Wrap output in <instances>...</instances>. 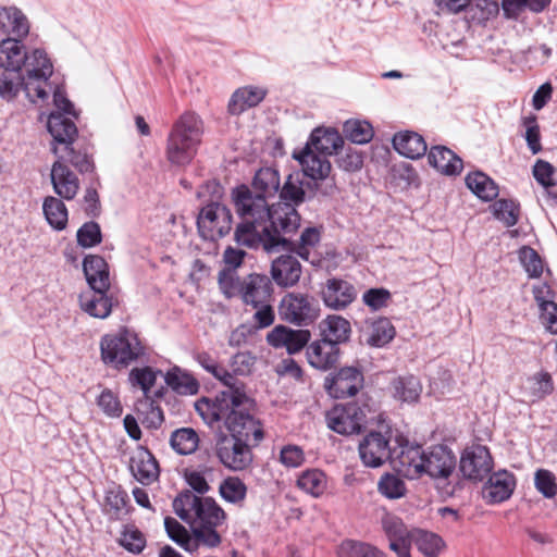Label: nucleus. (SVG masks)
Segmentation results:
<instances>
[{
  "label": "nucleus",
  "mask_w": 557,
  "mask_h": 557,
  "mask_svg": "<svg viewBox=\"0 0 557 557\" xmlns=\"http://www.w3.org/2000/svg\"><path fill=\"white\" fill-rule=\"evenodd\" d=\"M24 83V76L21 72L4 70L0 74V97L4 100L14 99Z\"/></svg>",
  "instance_id": "obj_49"
},
{
  "label": "nucleus",
  "mask_w": 557,
  "mask_h": 557,
  "mask_svg": "<svg viewBox=\"0 0 557 557\" xmlns=\"http://www.w3.org/2000/svg\"><path fill=\"white\" fill-rule=\"evenodd\" d=\"M175 513L184 521L189 522L194 516V527H219L226 515L211 497H199L191 491L181 492L173 500Z\"/></svg>",
  "instance_id": "obj_8"
},
{
  "label": "nucleus",
  "mask_w": 557,
  "mask_h": 557,
  "mask_svg": "<svg viewBox=\"0 0 557 557\" xmlns=\"http://www.w3.org/2000/svg\"><path fill=\"white\" fill-rule=\"evenodd\" d=\"M522 123L525 126V140L528 147L533 154H536L542 150L541 133L536 116L534 114H530L529 116L523 117Z\"/></svg>",
  "instance_id": "obj_60"
},
{
  "label": "nucleus",
  "mask_w": 557,
  "mask_h": 557,
  "mask_svg": "<svg viewBox=\"0 0 557 557\" xmlns=\"http://www.w3.org/2000/svg\"><path fill=\"white\" fill-rule=\"evenodd\" d=\"M267 96V89L258 86H245L236 89L227 104L232 115H239L249 108L258 106Z\"/></svg>",
  "instance_id": "obj_28"
},
{
  "label": "nucleus",
  "mask_w": 557,
  "mask_h": 557,
  "mask_svg": "<svg viewBox=\"0 0 557 557\" xmlns=\"http://www.w3.org/2000/svg\"><path fill=\"white\" fill-rule=\"evenodd\" d=\"M227 431L230 436L223 435L216 443V456L226 468L244 470L252 461L250 441L258 444L263 438L261 423L255 417V411H251L244 414L243 420L232 421Z\"/></svg>",
  "instance_id": "obj_3"
},
{
  "label": "nucleus",
  "mask_w": 557,
  "mask_h": 557,
  "mask_svg": "<svg viewBox=\"0 0 557 557\" xmlns=\"http://www.w3.org/2000/svg\"><path fill=\"white\" fill-rule=\"evenodd\" d=\"M410 537L419 552H421L425 557H438L445 548V542L443 539L433 532L414 530L410 534Z\"/></svg>",
  "instance_id": "obj_37"
},
{
  "label": "nucleus",
  "mask_w": 557,
  "mask_h": 557,
  "mask_svg": "<svg viewBox=\"0 0 557 557\" xmlns=\"http://www.w3.org/2000/svg\"><path fill=\"white\" fill-rule=\"evenodd\" d=\"M520 261L530 277H540L543 273V261L531 247L524 246L519 251Z\"/></svg>",
  "instance_id": "obj_53"
},
{
  "label": "nucleus",
  "mask_w": 557,
  "mask_h": 557,
  "mask_svg": "<svg viewBox=\"0 0 557 557\" xmlns=\"http://www.w3.org/2000/svg\"><path fill=\"white\" fill-rule=\"evenodd\" d=\"M493 468V459L487 447L473 445L463 450L459 469L466 479L482 481Z\"/></svg>",
  "instance_id": "obj_16"
},
{
  "label": "nucleus",
  "mask_w": 557,
  "mask_h": 557,
  "mask_svg": "<svg viewBox=\"0 0 557 557\" xmlns=\"http://www.w3.org/2000/svg\"><path fill=\"white\" fill-rule=\"evenodd\" d=\"M280 461L287 468L300 467L305 461V454L300 446L286 445L281 449Z\"/></svg>",
  "instance_id": "obj_61"
},
{
  "label": "nucleus",
  "mask_w": 557,
  "mask_h": 557,
  "mask_svg": "<svg viewBox=\"0 0 557 557\" xmlns=\"http://www.w3.org/2000/svg\"><path fill=\"white\" fill-rule=\"evenodd\" d=\"M393 147L399 154L409 159H419L428 150L424 138L420 134L410 131L395 134Z\"/></svg>",
  "instance_id": "obj_32"
},
{
  "label": "nucleus",
  "mask_w": 557,
  "mask_h": 557,
  "mask_svg": "<svg viewBox=\"0 0 557 557\" xmlns=\"http://www.w3.org/2000/svg\"><path fill=\"white\" fill-rule=\"evenodd\" d=\"M304 174L299 171L290 173L280 190V197L288 201L287 203L294 208L305 201L306 191L304 188Z\"/></svg>",
  "instance_id": "obj_39"
},
{
  "label": "nucleus",
  "mask_w": 557,
  "mask_h": 557,
  "mask_svg": "<svg viewBox=\"0 0 557 557\" xmlns=\"http://www.w3.org/2000/svg\"><path fill=\"white\" fill-rule=\"evenodd\" d=\"M198 434L191 428L175 430L170 438L172 448L180 455H189L194 453L198 447Z\"/></svg>",
  "instance_id": "obj_46"
},
{
  "label": "nucleus",
  "mask_w": 557,
  "mask_h": 557,
  "mask_svg": "<svg viewBox=\"0 0 557 557\" xmlns=\"http://www.w3.org/2000/svg\"><path fill=\"white\" fill-rule=\"evenodd\" d=\"M535 299L541 310V321L545 327L554 334H557V305L552 300H545L537 293Z\"/></svg>",
  "instance_id": "obj_57"
},
{
  "label": "nucleus",
  "mask_w": 557,
  "mask_h": 557,
  "mask_svg": "<svg viewBox=\"0 0 557 557\" xmlns=\"http://www.w3.org/2000/svg\"><path fill=\"white\" fill-rule=\"evenodd\" d=\"M301 273V264L295 256L282 255L272 261L271 277L280 287L295 286L299 282Z\"/></svg>",
  "instance_id": "obj_20"
},
{
  "label": "nucleus",
  "mask_w": 557,
  "mask_h": 557,
  "mask_svg": "<svg viewBox=\"0 0 557 557\" xmlns=\"http://www.w3.org/2000/svg\"><path fill=\"white\" fill-rule=\"evenodd\" d=\"M516 487L515 475L507 470H499L490 475L483 486V497L491 504L507 500Z\"/></svg>",
  "instance_id": "obj_22"
},
{
  "label": "nucleus",
  "mask_w": 557,
  "mask_h": 557,
  "mask_svg": "<svg viewBox=\"0 0 557 557\" xmlns=\"http://www.w3.org/2000/svg\"><path fill=\"white\" fill-rule=\"evenodd\" d=\"M428 160L431 166L445 175H457L463 168L461 158L445 146H433L429 151Z\"/></svg>",
  "instance_id": "obj_27"
},
{
  "label": "nucleus",
  "mask_w": 557,
  "mask_h": 557,
  "mask_svg": "<svg viewBox=\"0 0 557 557\" xmlns=\"http://www.w3.org/2000/svg\"><path fill=\"white\" fill-rule=\"evenodd\" d=\"M494 214L507 226H513L519 219V206L512 200L499 199L494 203Z\"/></svg>",
  "instance_id": "obj_54"
},
{
  "label": "nucleus",
  "mask_w": 557,
  "mask_h": 557,
  "mask_svg": "<svg viewBox=\"0 0 557 557\" xmlns=\"http://www.w3.org/2000/svg\"><path fill=\"white\" fill-rule=\"evenodd\" d=\"M79 305L90 317L106 319L110 315L114 304L109 289L90 288V292L79 296Z\"/></svg>",
  "instance_id": "obj_25"
},
{
  "label": "nucleus",
  "mask_w": 557,
  "mask_h": 557,
  "mask_svg": "<svg viewBox=\"0 0 557 557\" xmlns=\"http://www.w3.org/2000/svg\"><path fill=\"white\" fill-rule=\"evenodd\" d=\"M466 184L475 196L484 201L494 200L499 193L497 184L481 171L469 173Z\"/></svg>",
  "instance_id": "obj_36"
},
{
  "label": "nucleus",
  "mask_w": 557,
  "mask_h": 557,
  "mask_svg": "<svg viewBox=\"0 0 557 557\" xmlns=\"http://www.w3.org/2000/svg\"><path fill=\"white\" fill-rule=\"evenodd\" d=\"M119 544L127 552L137 555L146 547V537L134 524H127L121 532Z\"/></svg>",
  "instance_id": "obj_50"
},
{
  "label": "nucleus",
  "mask_w": 557,
  "mask_h": 557,
  "mask_svg": "<svg viewBox=\"0 0 557 557\" xmlns=\"http://www.w3.org/2000/svg\"><path fill=\"white\" fill-rule=\"evenodd\" d=\"M273 285L265 274L251 273L243 280L233 283L232 294L223 293L227 298L239 296L246 306H250L255 325L264 329L273 324L275 312L273 308Z\"/></svg>",
  "instance_id": "obj_4"
},
{
  "label": "nucleus",
  "mask_w": 557,
  "mask_h": 557,
  "mask_svg": "<svg viewBox=\"0 0 557 557\" xmlns=\"http://www.w3.org/2000/svg\"><path fill=\"white\" fill-rule=\"evenodd\" d=\"M395 336V327L387 318H380L363 331L366 343L372 347H383Z\"/></svg>",
  "instance_id": "obj_35"
},
{
  "label": "nucleus",
  "mask_w": 557,
  "mask_h": 557,
  "mask_svg": "<svg viewBox=\"0 0 557 557\" xmlns=\"http://www.w3.org/2000/svg\"><path fill=\"white\" fill-rule=\"evenodd\" d=\"M457 466L453 449L444 444L423 448L420 444L404 441L399 443V453L393 460V468L398 474L416 480L428 475L432 480L449 482Z\"/></svg>",
  "instance_id": "obj_2"
},
{
  "label": "nucleus",
  "mask_w": 557,
  "mask_h": 557,
  "mask_svg": "<svg viewBox=\"0 0 557 557\" xmlns=\"http://www.w3.org/2000/svg\"><path fill=\"white\" fill-rule=\"evenodd\" d=\"M339 356V347L323 338L312 342L306 349L308 363L320 371H327L335 367Z\"/></svg>",
  "instance_id": "obj_21"
},
{
  "label": "nucleus",
  "mask_w": 557,
  "mask_h": 557,
  "mask_svg": "<svg viewBox=\"0 0 557 557\" xmlns=\"http://www.w3.org/2000/svg\"><path fill=\"white\" fill-rule=\"evenodd\" d=\"M345 136L355 144H367L373 137V128L367 121L348 120L343 127Z\"/></svg>",
  "instance_id": "obj_48"
},
{
  "label": "nucleus",
  "mask_w": 557,
  "mask_h": 557,
  "mask_svg": "<svg viewBox=\"0 0 557 557\" xmlns=\"http://www.w3.org/2000/svg\"><path fill=\"white\" fill-rule=\"evenodd\" d=\"M100 355L107 366L122 370L145 356V347L135 332L122 329L101 337Z\"/></svg>",
  "instance_id": "obj_7"
},
{
  "label": "nucleus",
  "mask_w": 557,
  "mask_h": 557,
  "mask_svg": "<svg viewBox=\"0 0 557 557\" xmlns=\"http://www.w3.org/2000/svg\"><path fill=\"white\" fill-rule=\"evenodd\" d=\"M363 374L356 367L341 368L335 374L325 379L324 386L335 398L355 396L363 386Z\"/></svg>",
  "instance_id": "obj_17"
},
{
  "label": "nucleus",
  "mask_w": 557,
  "mask_h": 557,
  "mask_svg": "<svg viewBox=\"0 0 557 557\" xmlns=\"http://www.w3.org/2000/svg\"><path fill=\"white\" fill-rule=\"evenodd\" d=\"M158 373L160 371H153L150 367L134 368L129 372L128 379L132 385L139 386L147 396L157 380Z\"/></svg>",
  "instance_id": "obj_55"
},
{
  "label": "nucleus",
  "mask_w": 557,
  "mask_h": 557,
  "mask_svg": "<svg viewBox=\"0 0 557 557\" xmlns=\"http://www.w3.org/2000/svg\"><path fill=\"white\" fill-rule=\"evenodd\" d=\"M164 528L169 537L178 544L183 549L188 553L197 550V543L193 541V536L187 529L181 524L176 519L166 517L164 519Z\"/></svg>",
  "instance_id": "obj_45"
},
{
  "label": "nucleus",
  "mask_w": 557,
  "mask_h": 557,
  "mask_svg": "<svg viewBox=\"0 0 557 557\" xmlns=\"http://www.w3.org/2000/svg\"><path fill=\"white\" fill-rule=\"evenodd\" d=\"M555 168L547 161L540 159L533 165V176L544 187H550L556 184L553 178Z\"/></svg>",
  "instance_id": "obj_64"
},
{
  "label": "nucleus",
  "mask_w": 557,
  "mask_h": 557,
  "mask_svg": "<svg viewBox=\"0 0 557 557\" xmlns=\"http://www.w3.org/2000/svg\"><path fill=\"white\" fill-rule=\"evenodd\" d=\"M379 491L387 498L395 499L404 495L406 487L399 478L386 473L379 481Z\"/></svg>",
  "instance_id": "obj_58"
},
{
  "label": "nucleus",
  "mask_w": 557,
  "mask_h": 557,
  "mask_svg": "<svg viewBox=\"0 0 557 557\" xmlns=\"http://www.w3.org/2000/svg\"><path fill=\"white\" fill-rule=\"evenodd\" d=\"M405 440L398 441L404 442ZM359 456L366 467L377 468L387 460H393L399 453V448H392L389 440L382 433L372 431L367 434L358 446Z\"/></svg>",
  "instance_id": "obj_14"
},
{
  "label": "nucleus",
  "mask_w": 557,
  "mask_h": 557,
  "mask_svg": "<svg viewBox=\"0 0 557 557\" xmlns=\"http://www.w3.org/2000/svg\"><path fill=\"white\" fill-rule=\"evenodd\" d=\"M343 138L339 133L333 128H315L305 147H309L324 157L335 153L343 146Z\"/></svg>",
  "instance_id": "obj_29"
},
{
  "label": "nucleus",
  "mask_w": 557,
  "mask_h": 557,
  "mask_svg": "<svg viewBox=\"0 0 557 557\" xmlns=\"http://www.w3.org/2000/svg\"><path fill=\"white\" fill-rule=\"evenodd\" d=\"M219 493L225 502L242 506L247 495V486L238 476H227L220 483Z\"/></svg>",
  "instance_id": "obj_44"
},
{
  "label": "nucleus",
  "mask_w": 557,
  "mask_h": 557,
  "mask_svg": "<svg viewBox=\"0 0 557 557\" xmlns=\"http://www.w3.org/2000/svg\"><path fill=\"white\" fill-rule=\"evenodd\" d=\"M34 60V53L27 55L24 46L18 39L7 38L0 42V66L4 70L21 72L25 66L26 71L32 67L29 64Z\"/></svg>",
  "instance_id": "obj_23"
},
{
  "label": "nucleus",
  "mask_w": 557,
  "mask_h": 557,
  "mask_svg": "<svg viewBox=\"0 0 557 557\" xmlns=\"http://www.w3.org/2000/svg\"><path fill=\"white\" fill-rule=\"evenodd\" d=\"M294 158L302 166L301 174L315 182L325 180L331 173L332 165L327 158L310 150L309 147H304L298 153L295 152Z\"/></svg>",
  "instance_id": "obj_24"
},
{
  "label": "nucleus",
  "mask_w": 557,
  "mask_h": 557,
  "mask_svg": "<svg viewBox=\"0 0 557 557\" xmlns=\"http://www.w3.org/2000/svg\"><path fill=\"white\" fill-rule=\"evenodd\" d=\"M196 410L208 424L222 421L225 428L231 422L243 420L244 414L256 410V401L247 394V388H225L214 400L202 398L196 403Z\"/></svg>",
  "instance_id": "obj_5"
},
{
  "label": "nucleus",
  "mask_w": 557,
  "mask_h": 557,
  "mask_svg": "<svg viewBox=\"0 0 557 557\" xmlns=\"http://www.w3.org/2000/svg\"><path fill=\"white\" fill-rule=\"evenodd\" d=\"M294 233L287 234V239L292 243L288 249H282V251H296L299 257L308 260L310 251L309 249L314 247L320 242V231L317 227H307L302 231L298 243L290 240L289 236ZM281 252V250L278 251Z\"/></svg>",
  "instance_id": "obj_47"
},
{
  "label": "nucleus",
  "mask_w": 557,
  "mask_h": 557,
  "mask_svg": "<svg viewBox=\"0 0 557 557\" xmlns=\"http://www.w3.org/2000/svg\"><path fill=\"white\" fill-rule=\"evenodd\" d=\"M311 332L306 329L294 330L286 325H276L267 335V342L273 348H284L288 355L300 352L308 346Z\"/></svg>",
  "instance_id": "obj_18"
},
{
  "label": "nucleus",
  "mask_w": 557,
  "mask_h": 557,
  "mask_svg": "<svg viewBox=\"0 0 557 557\" xmlns=\"http://www.w3.org/2000/svg\"><path fill=\"white\" fill-rule=\"evenodd\" d=\"M83 271L90 288L110 289L109 268L102 257L98 255L85 257Z\"/></svg>",
  "instance_id": "obj_30"
},
{
  "label": "nucleus",
  "mask_w": 557,
  "mask_h": 557,
  "mask_svg": "<svg viewBox=\"0 0 557 557\" xmlns=\"http://www.w3.org/2000/svg\"><path fill=\"white\" fill-rule=\"evenodd\" d=\"M322 338L338 347L339 344L349 341L351 327L348 320L341 315L332 314L322 321Z\"/></svg>",
  "instance_id": "obj_33"
},
{
  "label": "nucleus",
  "mask_w": 557,
  "mask_h": 557,
  "mask_svg": "<svg viewBox=\"0 0 557 557\" xmlns=\"http://www.w3.org/2000/svg\"><path fill=\"white\" fill-rule=\"evenodd\" d=\"M164 379L168 386L181 395H194L199 389L197 380L178 367L168 371Z\"/></svg>",
  "instance_id": "obj_38"
},
{
  "label": "nucleus",
  "mask_w": 557,
  "mask_h": 557,
  "mask_svg": "<svg viewBox=\"0 0 557 557\" xmlns=\"http://www.w3.org/2000/svg\"><path fill=\"white\" fill-rule=\"evenodd\" d=\"M389 299L391 293L385 288H370L362 296L363 302L372 310L386 307Z\"/></svg>",
  "instance_id": "obj_63"
},
{
  "label": "nucleus",
  "mask_w": 557,
  "mask_h": 557,
  "mask_svg": "<svg viewBox=\"0 0 557 557\" xmlns=\"http://www.w3.org/2000/svg\"><path fill=\"white\" fill-rule=\"evenodd\" d=\"M203 134L202 120L194 112L182 114L173 124L166 143V159L173 165L189 164L198 151Z\"/></svg>",
  "instance_id": "obj_6"
},
{
  "label": "nucleus",
  "mask_w": 557,
  "mask_h": 557,
  "mask_svg": "<svg viewBox=\"0 0 557 557\" xmlns=\"http://www.w3.org/2000/svg\"><path fill=\"white\" fill-rule=\"evenodd\" d=\"M218 527H193V541H196L197 548L200 545L209 548L216 547L221 544V535L216 531Z\"/></svg>",
  "instance_id": "obj_59"
},
{
  "label": "nucleus",
  "mask_w": 557,
  "mask_h": 557,
  "mask_svg": "<svg viewBox=\"0 0 557 557\" xmlns=\"http://www.w3.org/2000/svg\"><path fill=\"white\" fill-rule=\"evenodd\" d=\"M377 549L369 543L345 540L338 545L336 554L338 557H372Z\"/></svg>",
  "instance_id": "obj_51"
},
{
  "label": "nucleus",
  "mask_w": 557,
  "mask_h": 557,
  "mask_svg": "<svg viewBox=\"0 0 557 557\" xmlns=\"http://www.w3.org/2000/svg\"><path fill=\"white\" fill-rule=\"evenodd\" d=\"M47 128L53 139L51 151L55 158L64 159L66 156L85 153L74 147L78 129L70 117L60 112H52L48 117Z\"/></svg>",
  "instance_id": "obj_12"
},
{
  "label": "nucleus",
  "mask_w": 557,
  "mask_h": 557,
  "mask_svg": "<svg viewBox=\"0 0 557 557\" xmlns=\"http://www.w3.org/2000/svg\"><path fill=\"white\" fill-rule=\"evenodd\" d=\"M29 64L32 67L27 70L22 88L32 102L46 100L49 95L48 81L53 72L52 63L44 50L36 49L34 50V60Z\"/></svg>",
  "instance_id": "obj_13"
},
{
  "label": "nucleus",
  "mask_w": 557,
  "mask_h": 557,
  "mask_svg": "<svg viewBox=\"0 0 557 557\" xmlns=\"http://www.w3.org/2000/svg\"><path fill=\"white\" fill-rule=\"evenodd\" d=\"M246 251L240 248L227 246L223 252L224 268L219 272L218 282L222 293L232 294L233 283L240 277L236 274L246 257Z\"/></svg>",
  "instance_id": "obj_26"
},
{
  "label": "nucleus",
  "mask_w": 557,
  "mask_h": 557,
  "mask_svg": "<svg viewBox=\"0 0 557 557\" xmlns=\"http://www.w3.org/2000/svg\"><path fill=\"white\" fill-rule=\"evenodd\" d=\"M320 311L318 300L302 293H287L278 305L281 320L300 327L313 324L320 317Z\"/></svg>",
  "instance_id": "obj_10"
},
{
  "label": "nucleus",
  "mask_w": 557,
  "mask_h": 557,
  "mask_svg": "<svg viewBox=\"0 0 557 557\" xmlns=\"http://www.w3.org/2000/svg\"><path fill=\"white\" fill-rule=\"evenodd\" d=\"M131 470L134 476L144 484H149L158 479L159 466L153 455L147 449H139L131 458Z\"/></svg>",
  "instance_id": "obj_31"
},
{
  "label": "nucleus",
  "mask_w": 557,
  "mask_h": 557,
  "mask_svg": "<svg viewBox=\"0 0 557 557\" xmlns=\"http://www.w3.org/2000/svg\"><path fill=\"white\" fill-rule=\"evenodd\" d=\"M321 297L324 305L333 310H343L357 297L355 286L338 277H331L321 287Z\"/></svg>",
  "instance_id": "obj_19"
},
{
  "label": "nucleus",
  "mask_w": 557,
  "mask_h": 557,
  "mask_svg": "<svg viewBox=\"0 0 557 557\" xmlns=\"http://www.w3.org/2000/svg\"><path fill=\"white\" fill-rule=\"evenodd\" d=\"M77 243L83 248H91L102 240L100 226L97 222L89 221L84 223L76 234Z\"/></svg>",
  "instance_id": "obj_52"
},
{
  "label": "nucleus",
  "mask_w": 557,
  "mask_h": 557,
  "mask_svg": "<svg viewBox=\"0 0 557 557\" xmlns=\"http://www.w3.org/2000/svg\"><path fill=\"white\" fill-rule=\"evenodd\" d=\"M393 396L403 401L416 403L421 394L422 386L416 376H400L393 381Z\"/></svg>",
  "instance_id": "obj_40"
},
{
  "label": "nucleus",
  "mask_w": 557,
  "mask_h": 557,
  "mask_svg": "<svg viewBox=\"0 0 557 557\" xmlns=\"http://www.w3.org/2000/svg\"><path fill=\"white\" fill-rule=\"evenodd\" d=\"M280 184L275 169L261 168L251 186L243 184L232 189L235 212L240 220L234 232V240L239 247L277 253L292 246L286 235L299 228V213L288 203H269L278 193Z\"/></svg>",
  "instance_id": "obj_1"
},
{
  "label": "nucleus",
  "mask_w": 557,
  "mask_h": 557,
  "mask_svg": "<svg viewBox=\"0 0 557 557\" xmlns=\"http://www.w3.org/2000/svg\"><path fill=\"white\" fill-rule=\"evenodd\" d=\"M97 404L109 417H120L122 413L121 403L110 389H104L100 394Z\"/></svg>",
  "instance_id": "obj_62"
},
{
  "label": "nucleus",
  "mask_w": 557,
  "mask_h": 557,
  "mask_svg": "<svg viewBox=\"0 0 557 557\" xmlns=\"http://www.w3.org/2000/svg\"><path fill=\"white\" fill-rule=\"evenodd\" d=\"M325 422L332 431L342 435H350L361 431L366 422V414L355 403L336 405L325 413Z\"/></svg>",
  "instance_id": "obj_15"
},
{
  "label": "nucleus",
  "mask_w": 557,
  "mask_h": 557,
  "mask_svg": "<svg viewBox=\"0 0 557 557\" xmlns=\"http://www.w3.org/2000/svg\"><path fill=\"white\" fill-rule=\"evenodd\" d=\"M525 394L531 401L544 399L554 392V382L548 372H537L528 377L524 386Z\"/></svg>",
  "instance_id": "obj_41"
},
{
  "label": "nucleus",
  "mask_w": 557,
  "mask_h": 557,
  "mask_svg": "<svg viewBox=\"0 0 557 557\" xmlns=\"http://www.w3.org/2000/svg\"><path fill=\"white\" fill-rule=\"evenodd\" d=\"M69 164L79 173L94 171V162L87 153L57 158L51 166L50 178L54 193L65 200H72L78 193L79 181L76 174L70 170Z\"/></svg>",
  "instance_id": "obj_9"
},
{
  "label": "nucleus",
  "mask_w": 557,
  "mask_h": 557,
  "mask_svg": "<svg viewBox=\"0 0 557 557\" xmlns=\"http://www.w3.org/2000/svg\"><path fill=\"white\" fill-rule=\"evenodd\" d=\"M42 210L47 222L58 231L65 228L67 223V209L64 202L53 196H48L44 200Z\"/></svg>",
  "instance_id": "obj_42"
},
{
  "label": "nucleus",
  "mask_w": 557,
  "mask_h": 557,
  "mask_svg": "<svg viewBox=\"0 0 557 557\" xmlns=\"http://www.w3.org/2000/svg\"><path fill=\"white\" fill-rule=\"evenodd\" d=\"M535 488L546 498H553L557 494L555 474L546 469H539L534 474Z\"/></svg>",
  "instance_id": "obj_56"
},
{
  "label": "nucleus",
  "mask_w": 557,
  "mask_h": 557,
  "mask_svg": "<svg viewBox=\"0 0 557 557\" xmlns=\"http://www.w3.org/2000/svg\"><path fill=\"white\" fill-rule=\"evenodd\" d=\"M232 224L231 210L218 201L208 202L197 216L198 232L206 240H216L227 235Z\"/></svg>",
  "instance_id": "obj_11"
},
{
  "label": "nucleus",
  "mask_w": 557,
  "mask_h": 557,
  "mask_svg": "<svg viewBox=\"0 0 557 557\" xmlns=\"http://www.w3.org/2000/svg\"><path fill=\"white\" fill-rule=\"evenodd\" d=\"M196 361L214 377H216L225 388H247L246 384L238 377H235L232 373L220 367L215 359L208 352L202 351L195 355Z\"/></svg>",
  "instance_id": "obj_34"
},
{
  "label": "nucleus",
  "mask_w": 557,
  "mask_h": 557,
  "mask_svg": "<svg viewBox=\"0 0 557 557\" xmlns=\"http://www.w3.org/2000/svg\"><path fill=\"white\" fill-rule=\"evenodd\" d=\"M297 486L313 497H319L326 490V475L319 469L306 470L299 475Z\"/></svg>",
  "instance_id": "obj_43"
}]
</instances>
